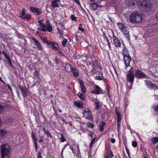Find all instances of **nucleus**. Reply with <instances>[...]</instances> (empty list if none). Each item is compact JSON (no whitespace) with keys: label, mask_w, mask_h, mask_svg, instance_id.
<instances>
[{"label":"nucleus","mask_w":158,"mask_h":158,"mask_svg":"<svg viewBox=\"0 0 158 158\" xmlns=\"http://www.w3.org/2000/svg\"><path fill=\"white\" fill-rule=\"evenodd\" d=\"M135 78V76L133 74V72L130 70L128 71V73L127 74L126 80L127 82H129L130 83V86L129 87L130 89L132 88L131 86L133 84V81Z\"/></svg>","instance_id":"obj_5"},{"label":"nucleus","mask_w":158,"mask_h":158,"mask_svg":"<svg viewBox=\"0 0 158 158\" xmlns=\"http://www.w3.org/2000/svg\"><path fill=\"white\" fill-rule=\"evenodd\" d=\"M52 7L53 8L59 7V3L52 1L51 3Z\"/></svg>","instance_id":"obj_32"},{"label":"nucleus","mask_w":158,"mask_h":158,"mask_svg":"<svg viewBox=\"0 0 158 158\" xmlns=\"http://www.w3.org/2000/svg\"><path fill=\"white\" fill-rule=\"evenodd\" d=\"M34 75H33L34 77H35L37 79H39L40 78L39 72L37 70H35L34 71Z\"/></svg>","instance_id":"obj_34"},{"label":"nucleus","mask_w":158,"mask_h":158,"mask_svg":"<svg viewBox=\"0 0 158 158\" xmlns=\"http://www.w3.org/2000/svg\"><path fill=\"white\" fill-rule=\"evenodd\" d=\"M98 6V5L96 3L94 2L90 4V7L91 10H94L97 9Z\"/></svg>","instance_id":"obj_30"},{"label":"nucleus","mask_w":158,"mask_h":158,"mask_svg":"<svg viewBox=\"0 0 158 158\" xmlns=\"http://www.w3.org/2000/svg\"><path fill=\"white\" fill-rule=\"evenodd\" d=\"M60 134L61 135V137L60 138V139H61V142H64V141H66V139L65 138V137L64 136L63 134V133H60Z\"/></svg>","instance_id":"obj_41"},{"label":"nucleus","mask_w":158,"mask_h":158,"mask_svg":"<svg viewBox=\"0 0 158 158\" xmlns=\"http://www.w3.org/2000/svg\"><path fill=\"white\" fill-rule=\"evenodd\" d=\"M19 87L21 90L22 94L24 98L26 97L27 96V90L25 87L19 85Z\"/></svg>","instance_id":"obj_13"},{"label":"nucleus","mask_w":158,"mask_h":158,"mask_svg":"<svg viewBox=\"0 0 158 158\" xmlns=\"http://www.w3.org/2000/svg\"><path fill=\"white\" fill-rule=\"evenodd\" d=\"M100 74L101 75H99L96 76L95 79L99 80H101L102 79L103 73H100Z\"/></svg>","instance_id":"obj_40"},{"label":"nucleus","mask_w":158,"mask_h":158,"mask_svg":"<svg viewBox=\"0 0 158 158\" xmlns=\"http://www.w3.org/2000/svg\"><path fill=\"white\" fill-rule=\"evenodd\" d=\"M132 146L134 148L136 147L137 145V142L135 141H132Z\"/></svg>","instance_id":"obj_56"},{"label":"nucleus","mask_w":158,"mask_h":158,"mask_svg":"<svg viewBox=\"0 0 158 158\" xmlns=\"http://www.w3.org/2000/svg\"><path fill=\"white\" fill-rule=\"evenodd\" d=\"M103 38L104 40L106 41L107 43V45L109 47V49L110 50H112L111 47V43L109 41L108 38L106 36V34L105 33H103Z\"/></svg>","instance_id":"obj_21"},{"label":"nucleus","mask_w":158,"mask_h":158,"mask_svg":"<svg viewBox=\"0 0 158 158\" xmlns=\"http://www.w3.org/2000/svg\"><path fill=\"white\" fill-rule=\"evenodd\" d=\"M91 60L89 63L92 68L90 72L95 74L98 72V69L102 68V66L99 65L98 60L94 59V60Z\"/></svg>","instance_id":"obj_4"},{"label":"nucleus","mask_w":158,"mask_h":158,"mask_svg":"<svg viewBox=\"0 0 158 158\" xmlns=\"http://www.w3.org/2000/svg\"><path fill=\"white\" fill-rule=\"evenodd\" d=\"M77 94L78 96L79 97V98L81 100L84 101L85 100V96L83 94L81 93H78Z\"/></svg>","instance_id":"obj_37"},{"label":"nucleus","mask_w":158,"mask_h":158,"mask_svg":"<svg viewBox=\"0 0 158 158\" xmlns=\"http://www.w3.org/2000/svg\"><path fill=\"white\" fill-rule=\"evenodd\" d=\"M2 53L4 56L5 58L7 59V61H8V63L9 64V65L10 66L12 67L13 65L12 63L11 60L10 56L7 53H6L4 51H2Z\"/></svg>","instance_id":"obj_16"},{"label":"nucleus","mask_w":158,"mask_h":158,"mask_svg":"<svg viewBox=\"0 0 158 158\" xmlns=\"http://www.w3.org/2000/svg\"><path fill=\"white\" fill-rule=\"evenodd\" d=\"M70 148L72 150V152L74 154V155H75V151L74 148L72 146H70Z\"/></svg>","instance_id":"obj_63"},{"label":"nucleus","mask_w":158,"mask_h":158,"mask_svg":"<svg viewBox=\"0 0 158 158\" xmlns=\"http://www.w3.org/2000/svg\"><path fill=\"white\" fill-rule=\"evenodd\" d=\"M108 151H110V153H109L107 156H109V157L110 156L111 157H112L114 156V155L113 154L112 152L111 151V150L110 149V147L108 148Z\"/></svg>","instance_id":"obj_44"},{"label":"nucleus","mask_w":158,"mask_h":158,"mask_svg":"<svg viewBox=\"0 0 158 158\" xmlns=\"http://www.w3.org/2000/svg\"><path fill=\"white\" fill-rule=\"evenodd\" d=\"M122 55L123 56L130 55L129 51L125 46H124L123 48Z\"/></svg>","instance_id":"obj_27"},{"label":"nucleus","mask_w":158,"mask_h":158,"mask_svg":"<svg viewBox=\"0 0 158 158\" xmlns=\"http://www.w3.org/2000/svg\"><path fill=\"white\" fill-rule=\"evenodd\" d=\"M120 121H117V129L118 131L120 129Z\"/></svg>","instance_id":"obj_59"},{"label":"nucleus","mask_w":158,"mask_h":158,"mask_svg":"<svg viewBox=\"0 0 158 158\" xmlns=\"http://www.w3.org/2000/svg\"><path fill=\"white\" fill-rule=\"evenodd\" d=\"M117 25L121 31L125 27H126L124 26L123 24L121 22L118 23Z\"/></svg>","instance_id":"obj_36"},{"label":"nucleus","mask_w":158,"mask_h":158,"mask_svg":"<svg viewBox=\"0 0 158 158\" xmlns=\"http://www.w3.org/2000/svg\"><path fill=\"white\" fill-rule=\"evenodd\" d=\"M117 108H118L116 107L114 110L115 114L117 116V121H121L122 118V116L120 114L119 111L117 110Z\"/></svg>","instance_id":"obj_22"},{"label":"nucleus","mask_w":158,"mask_h":158,"mask_svg":"<svg viewBox=\"0 0 158 158\" xmlns=\"http://www.w3.org/2000/svg\"><path fill=\"white\" fill-rule=\"evenodd\" d=\"M43 20H39L38 21V23H39V26L40 27H42L43 28H46V26L45 23H42Z\"/></svg>","instance_id":"obj_35"},{"label":"nucleus","mask_w":158,"mask_h":158,"mask_svg":"<svg viewBox=\"0 0 158 158\" xmlns=\"http://www.w3.org/2000/svg\"><path fill=\"white\" fill-rule=\"evenodd\" d=\"M37 30L38 31H46L47 30L46 29L44 28H42L41 27H39L37 28Z\"/></svg>","instance_id":"obj_53"},{"label":"nucleus","mask_w":158,"mask_h":158,"mask_svg":"<svg viewBox=\"0 0 158 158\" xmlns=\"http://www.w3.org/2000/svg\"><path fill=\"white\" fill-rule=\"evenodd\" d=\"M41 40H42L44 42L47 43V45H48V43L50 42V41L48 40L45 37H42L41 39Z\"/></svg>","instance_id":"obj_43"},{"label":"nucleus","mask_w":158,"mask_h":158,"mask_svg":"<svg viewBox=\"0 0 158 158\" xmlns=\"http://www.w3.org/2000/svg\"><path fill=\"white\" fill-rule=\"evenodd\" d=\"M135 76L139 79L143 78L146 76V74L140 70L137 69L135 71Z\"/></svg>","instance_id":"obj_8"},{"label":"nucleus","mask_w":158,"mask_h":158,"mask_svg":"<svg viewBox=\"0 0 158 158\" xmlns=\"http://www.w3.org/2000/svg\"><path fill=\"white\" fill-rule=\"evenodd\" d=\"M85 57L86 59H88L89 58H91V60H93V58H94L96 59V55L95 53L93 51L91 52H89L88 53V55H86Z\"/></svg>","instance_id":"obj_18"},{"label":"nucleus","mask_w":158,"mask_h":158,"mask_svg":"<svg viewBox=\"0 0 158 158\" xmlns=\"http://www.w3.org/2000/svg\"><path fill=\"white\" fill-rule=\"evenodd\" d=\"M8 122H10V123H12L14 121V119L12 118H9L8 119Z\"/></svg>","instance_id":"obj_64"},{"label":"nucleus","mask_w":158,"mask_h":158,"mask_svg":"<svg viewBox=\"0 0 158 158\" xmlns=\"http://www.w3.org/2000/svg\"><path fill=\"white\" fill-rule=\"evenodd\" d=\"M74 103V105L78 108H82L83 107V104L81 102H75Z\"/></svg>","instance_id":"obj_29"},{"label":"nucleus","mask_w":158,"mask_h":158,"mask_svg":"<svg viewBox=\"0 0 158 158\" xmlns=\"http://www.w3.org/2000/svg\"><path fill=\"white\" fill-rule=\"evenodd\" d=\"M10 147L7 144H2L1 146L2 158H9L10 153Z\"/></svg>","instance_id":"obj_3"},{"label":"nucleus","mask_w":158,"mask_h":158,"mask_svg":"<svg viewBox=\"0 0 158 158\" xmlns=\"http://www.w3.org/2000/svg\"><path fill=\"white\" fill-rule=\"evenodd\" d=\"M46 30L49 32H51L52 29V27L49 21H47L46 22Z\"/></svg>","instance_id":"obj_24"},{"label":"nucleus","mask_w":158,"mask_h":158,"mask_svg":"<svg viewBox=\"0 0 158 158\" xmlns=\"http://www.w3.org/2000/svg\"><path fill=\"white\" fill-rule=\"evenodd\" d=\"M72 68L71 67V65L68 63H66L64 67L65 70L68 73L71 72Z\"/></svg>","instance_id":"obj_25"},{"label":"nucleus","mask_w":158,"mask_h":158,"mask_svg":"<svg viewBox=\"0 0 158 158\" xmlns=\"http://www.w3.org/2000/svg\"><path fill=\"white\" fill-rule=\"evenodd\" d=\"M44 134L46 135L48 137H50L52 139V137L51 133L48 131H47L46 132H44Z\"/></svg>","instance_id":"obj_42"},{"label":"nucleus","mask_w":158,"mask_h":158,"mask_svg":"<svg viewBox=\"0 0 158 158\" xmlns=\"http://www.w3.org/2000/svg\"><path fill=\"white\" fill-rule=\"evenodd\" d=\"M31 137L33 140L34 141V142H36L37 141V139L36 138L35 135L32 132L31 133Z\"/></svg>","instance_id":"obj_48"},{"label":"nucleus","mask_w":158,"mask_h":158,"mask_svg":"<svg viewBox=\"0 0 158 158\" xmlns=\"http://www.w3.org/2000/svg\"><path fill=\"white\" fill-rule=\"evenodd\" d=\"M86 125L88 127L91 128H93L94 127V124L93 123L89 122L86 123Z\"/></svg>","instance_id":"obj_39"},{"label":"nucleus","mask_w":158,"mask_h":158,"mask_svg":"<svg viewBox=\"0 0 158 158\" xmlns=\"http://www.w3.org/2000/svg\"><path fill=\"white\" fill-rule=\"evenodd\" d=\"M135 1L133 0H127L126 2L127 6L129 7L134 6L135 4Z\"/></svg>","instance_id":"obj_26"},{"label":"nucleus","mask_w":158,"mask_h":158,"mask_svg":"<svg viewBox=\"0 0 158 158\" xmlns=\"http://www.w3.org/2000/svg\"><path fill=\"white\" fill-rule=\"evenodd\" d=\"M145 82L147 87L152 89H154L155 87L157 88L158 86L154 84L152 82L149 80L145 81Z\"/></svg>","instance_id":"obj_17"},{"label":"nucleus","mask_w":158,"mask_h":158,"mask_svg":"<svg viewBox=\"0 0 158 158\" xmlns=\"http://www.w3.org/2000/svg\"><path fill=\"white\" fill-rule=\"evenodd\" d=\"M54 60H55V61L56 64H58L60 62L59 59L57 57H56L55 58Z\"/></svg>","instance_id":"obj_58"},{"label":"nucleus","mask_w":158,"mask_h":158,"mask_svg":"<svg viewBox=\"0 0 158 158\" xmlns=\"http://www.w3.org/2000/svg\"><path fill=\"white\" fill-rule=\"evenodd\" d=\"M20 17L23 19L28 20L31 18V15L29 14H26V9L24 8H23Z\"/></svg>","instance_id":"obj_7"},{"label":"nucleus","mask_w":158,"mask_h":158,"mask_svg":"<svg viewBox=\"0 0 158 158\" xmlns=\"http://www.w3.org/2000/svg\"><path fill=\"white\" fill-rule=\"evenodd\" d=\"M83 115L89 121L93 122V117L92 116L91 111L88 109L85 108L83 111Z\"/></svg>","instance_id":"obj_6"},{"label":"nucleus","mask_w":158,"mask_h":158,"mask_svg":"<svg viewBox=\"0 0 158 158\" xmlns=\"http://www.w3.org/2000/svg\"><path fill=\"white\" fill-rule=\"evenodd\" d=\"M129 28L127 27H125L121 31L124 34L125 36L127 38L128 40H130V35L129 34Z\"/></svg>","instance_id":"obj_9"},{"label":"nucleus","mask_w":158,"mask_h":158,"mask_svg":"<svg viewBox=\"0 0 158 158\" xmlns=\"http://www.w3.org/2000/svg\"><path fill=\"white\" fill-rule=\"evenodd\" d=\"M71 72L73 73V76L75 77H78L79 74V70L74 67H73L71 70Z\"/></svg>","instance_id":"obj_20"},{"label":"nucleus","mask_w":158,"mask_h":158,"mask_svg":"<svg viewBox=\"0 0 158 158\" xmlns=\"http://www.w3.org/2000/svg\"><path fill=\"white\" fill-rule=\"evenodd\" d=\"M151 141L153 144H155L158 142V137H155L151 139Z\"/></svg>","instance_id":"obj_33"},{"label":"nucleus","mask_w":158,"mask_h":158,"mask_svg":"<svg viewBox=\"0 0 158 158\" xmlns=\"http://www.w3.org/2000/svg\"><path fill=\"white\" fill-rule=\"evenodd\" d=\"M123 60L126 68H127L130 66V63L131 60V57L130 55L125 56H123Z\"/></svg>","instance_id":"obj_10"},{"label":"nucleus","mask_w":158,"mask_h":158,"mask_svg":"<svg viewBox=\"0 0 158 158\" xmlns=\"http://www.w3.org/2000/svg\"><path fill=\"white\" fill-rule=\"evenodd\" d=\"M60 49L59 48V50H57L58 51V54L61 56H64V54L63 53V52L60 51Z\"/></svg>","instance_id":"obj_55"},{"label":"nucleus","mask_w":158,"mask_h":158,"mask_svg":"<svg viewBox=\"0 0 158 158\" xmlns=\"http://www.w3.org/2000/svg\"><path fill=\"white\" fill-rule=\"evenodd\" d=\"M78 29L79 31H81L82 32H83L84 31V29L81 27H79Z\"/></svg>","instance_id":"obj_62"},{"label":"nucleus","mask_w":158,"mask_h":158,"mask_svg":"<svg viewBox=\"0 0 158 158\" xmlns=\"http://www.w3.org/2000/svg\"><path fill=\"white\" fill-rule=\"evenodd\" d=\"M96 137H95H95H94L93 138H92L91 139V141L90 143V146L91 147L94 143V141L95 140V139H96Z\"/></svg>","instance_id":"obj_47"},{"label":"nucleus","mask_w":158,"mask_h":158,"mask_svg":"<svg viewBox=\"0 0 158 158\" xmlns=\"http://www.w3.org/2000/svg\"><path fill=\"white\" fill-rule=\"evenodd\" d=\"M153 108L154 111L155 112H158V105L156 106V105H154L153 106Z\"/></svg>","instance_id":"obj_45"},{"label":"nucleus","mask_w":158,"mask_h":158,"mask_svg":"<svg viewBox=\"0 0 158 158\" xmlns=\"http://www.w3.org/2000/svg\"><path fill=\"white\" fill-rule=\"evenodd\" d=\"M37 158H42L41 154L40 152L38 153Z\"/></svg>","instance_id":"obj_61"},{"label":"nucleus","mask_w":158,"mask_h":158,"mask_svg":"<svg viewBox=\"0 0 158 158\" xmlns=\"http://www.w3.org/2000/svg\"><path fill=\"white\" fill-rule=\"evenodd\" d=\"M48 44V45H51L52 49L56 50H59V45L56 43L51 41Z\"/></svg>","instance_id":"obj_14"},{"label":"nucleus","mask_w":158,"mask_h":158,"mask_svg":"<svg viewBox=\"0 0 158 158\" xmlns=\"http://www.w3.org/2000/svg\"><path fill=\"white\" fill-rule=\"evenodd\" d=\"M95 110H98L99 108V104L98 102H95Z\"/></svg>","instance_id":"obj_51"},{"label":"nucleus","mask_w":158,"mask_h":158,"mask_svg":"<svg viewBox=\"0 0 158 158\" xmlns=\"http://www.w3.org/2000/svg\"><path fill=\"white\" fill-rule=\"evenodd\" d=\"M113 43L116 47L120 48L121 47V43L118 39L114 40Z\"/></svg>","instance_id":"obj_23"},{"label":"nucleus","mask_w":158,"mask_h":158,"mask_svg":"<svg viewBox=\"0 0 158 158\" xmlns=\"http://www.w3.org/2000/svg\"><path fill=\"white\" fill-rule=\"evenodd\" d=\"M77 158H82V156L80 152H77V153L76 155Z\"/></svg>","instance_id":"obj_49"},{"label":"nucleus","mask_w":158,"mask_h":158,"mask_svg":"<svg viewBox=\"0 0 158 158\" xmlns=\"http://www.w3.org/2000/svg\"><path fill=\"white\" fill-rule=\"evenodd\" d=\"M29 10L31 12L35 14L36 15H39L41 13L40 10L39 8L30 7Z\"/></svg>","instance_id":"obj_12"},{"label":"nucleus","mask_w":158,"mask_h":158,"mask_svg":"<svg viewBox=\"0 0 158 158\" xmlns=\"http://www.w3.org/2000/svg\"><path fill=\"white\" fill-rule=\"evenodd\" d=\"M57 30L60 36L63 38H64V37H63V33L64 32V31L63 30H60V28H57Z\"/></svg>","instance_id":"obj_38"},{"label":"nucleus","mask_w":158,"mask_h":158,"mask_svg":"<svg viewBox=\"0 0 158 158\" xmlns=\"http://www.w3.org/2000/svg\"><path fill=\"white\" fill-rule=\"evenodd\" d=\"M31 39L34 41L35 44L37 46L38 50L39 51H41L42 50V47L41 44L35 38L32 37Z\"/></svg>","instance_id":"obj_15"},{"label":"nucleus","mask_w":158,"mask_h":158,"mask_svg":"<svg viewBox=\"0 0 158 158\" xmlns=\"http://www.w3.org/2000/svg\"><path fill=\"white\" fill-rule=\"evenodd\" d=\"M102 91V89L98 85H95L92 91V92L93 94H98L100 93L103 94V93L101 92Z\"/></svg>","instance_id":"obj_11"},{"label":"nucleus","mask_w":158,"mask_h":158,"mask_svg":"<svg viewBox=\"0 0 158 158\" xmlns=\"http://www.w3.org/2000/svg\"><path fill=\"white\" fill-rule=\"evenodd\" d=\"M87 131L89 132L88 135L90 137L91 139L95 137H95H96V135L95 134L94 132H93L90 130L89 131L88 130H87Z\"/></svg>","instance_id":"obj_31"},{"label":"nucleus","mask_w":158,"mask_h":158,"mask_svg":"<svg viewBox=\"0 0 158 158\" xmlns=\"http://www.w3.org/2000/svg\"><path fill=\"white\" fill-rule=\"evenodd\" d=\"M79 82L81 89V91L82 93L83 94L85 93L86 89L84 85V82L81 79H79Z\"/></svg>","instance_id":"obj_19"},{"label":"nucleus","mask_w":158,"mask_h":158,"mask_svg":"<svg viewBox=\"0 0 158 158\" xmlns=\"http://www.w3.org/2000/svg\"><path fill=\"white\" fill-rule=\"evenodd\" d=\"M63 39L64 40L62 42V44L64 47L65 46L68 40L65 38Z\"/></svg>","instance_id":"obj_46"},{"label":"nucleus","mask_w":158,"mask_h":158,"mask_svg":"<svg viewBox=\"0 0 158 158\" xmlns=\"http://www.w3.org/2000/svg\"><path fill=\"white\" fill-rule=\"evenodd\" d=\"M6 132L4 130H2L1 131V134L2 136H3L5 135L6 134Z\"/></svg>","instance_id":"obj_50"},{"label":"nucleus","mask_w":158,"mask_h":158,"mask_svg":"<svg viewBox=\"0 0 158 158\" xmlns=\"http://www.w3.org/2000/svg\"><path fill=\"white\" fill-rule=\"evenodd\" d=\"M70 19L74 21H76L77 20V18L76 17H75L74 15H71L70 16Z\"/></svg>","instance_id":"obj_52"},{"label":"nucleus","mask_w":158,"mask_h":158,"mask_svg":"<svg viewBox=\"0 0 158 158\" xmlns=\"http://www.w3.org/2000/svg\"><path fill=\"white\" fill-rule=\"evenodd\" d=\"M136 2L139 7L145 12H149L152 6L149 0H140Z\"/></svg>","instance_id":"obj_1"},{"label":"nucleus","mask_w":158,"mask_h":158,"mask_svg":"<svg viewBox=\"0 0 158 158\" xmlns=\"http://www.w3.org/2000/svg\"><path fill=\"white\" fill-rule=\"evenodd\" d=\"M142 15L136 11L130 15L129 20L130 22L132 23H137L142 21Z\"/></svg>","instance_id":"obj_2"},{"label":"nucleus","mask_w":158,"mask_h":158,"mask_svg":"<svg viewBox=\"0 0 158 158\" xmlns=\"http://www.w3.org/2000/svg\"><path fill=\"white\" fill-rule=\"evenodd\" d=\"M4 109V106L0 104V114L3 112Z\"/></svg>","instance_id":"obj_54"},{"label":"nucleus","mask_w":158,"mask_h":158,"mask_svg":"<svg viewBox=\"0 0 158 158\" xmlns=\"http://www.w3.org/2000/svg\"><path fill=\"white\" fill-rule=\"evenodd\" d=\"M76 4L81 5L80 2L79 0H73Z\"/></svg>","instance_id":"obj_60"},{"label":"nucleus","mask_w":158,"mask_h":158,"mask_svg":"<svg viewBox=\"0 0 158 158\" xmlns=\"http://www.w3.org/2000/svg\"><path fill=\"white\" fill-rule=\"evenodd\" d=\"M106 123L105 122H102L100 123L98 126V129L100 131H102L104 129V127Z\"/></svg>","instance_id":"obj_28"},{"label":"nucleus","mask_w":158,"mask_h":158,"mask_svg":"<svg viewBox=\"0 0 158 158\" xmlns=\"http://www.w3.org/2000/svg\"><path fill=\"white\" fill-rule=\"evenodd\" d=\"M125 148L126 149V151H127V154L128 156L130 158L131 157H130V152L129 151V150L127 148V146H126V147H125Z\"/></svg>","instance_id":"obj_57"}]
</instances>
